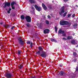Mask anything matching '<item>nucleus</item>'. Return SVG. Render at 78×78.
<instances>
[{"mask_svg": "<svg viewBox=\"0 0 78 78\" xmlns=\"http://www.w3.org/2000/svg\"><path fill=\"white\" fill-rule=\"evenodd\" d=\"M76 71H78V69H77V68L76 69Z\"/></svg>", "mask_w": 78, "mask_h": 78, "instance_id": "43", "label": "nucleus"}, {"mask_svg": "<svg viewBox=\"0 0 78 78\" xmlns=\"http://www.w3.org/2000/svg\"><path fill=\"white\" fill-rule=\"evenodd\" d=\"M62 36L64 37H66V34H63Z\"/></svg>", "mask_w": 78, "mask_h": 78, "instance_id": "29", "label": "nucleus"}, {"mask_svg": "<svg viewBox=\"0 0 78 78\" xmlns=\"http://www.w3.org/2000/svg\"><path fill=\"white\" fill-rule=\"evenodd\" d=\"M40 56L43 58H45L46 56H47L46 52H45L44 51H42V52H41Z\"/></svg>", "mask_w": 78, "mask_h": 78, "instance_id": "2", "label": "nucleus"}, {"mask_svg": "<svg viewBox=\"0 0 78 78\" xmlns=\"http://www.w3.org/2000/svg\"><path fill=\"white\" fill-rule=\"evenodd\" d=\"M71 44H74V45L77 44V43H78L76 40H72L71 41Z\"/></svg>", "mask_w": 78, "mask_h": 78, "instance_id": "8", "label": "nucleus"}, {"mask_svg": "<svg viewBox=\"0 0 78 78\" xmlns=\"http://www.w3.org/2000/svg\"><path fill=\"white\" fill-rule=\"evenodd\" d=\"M75 14H74L72 15V17H75Z\"/></svg>", "mask_w": 78, "mask_h": 78, "instance_id": "33", "label": "nucleus"}, {"mask_svg": "<svg viewBox=\"0 0 78 78\" xmlns=\"http://www.w3.org/2000/svg\"><path fill=\"white\" fill-rule=\"evenodd\" d=\"M15 28V27L14 26H13L11 28L12 30V29H13V28Z\"/></svg>", "mask_w": 78, "mask_h": 78, "instance_id": "36", "label": "nucleus"}, {"mask_svg": "<svg viewBox=\"0 0 78 78\" xmlns=\"http://www.w3.org/2000/svg\"><path fill=\"white\" fill-rule=\"evenodd\" d=\"M9 11H11V9H9Z\"/></svg>", "mask_w": 78, "mask_h": 78, "instance_id": "41", "label": "nucleus"}, {"mask_svg": "<svg viewBox=\"0 0 78 78\" xmlns=\"http://www.w3.org/2000/svg\"><path fill=\"white\" fill-rule=\"evenodd\" d=\"M20 69H21V68H22V67H23V65H20Z\"/></svg>", "mask_w": 78, "mask_h": 78, "instance_id": "28", "label": "nucleus"}, {"mask_svg": "<svg viewBox=\"0 0 78 78\" xmlns=\"http://www.w3.org/2000/svg\"><path fill=\"white\" fill-rule=\"evenodd\" d=\"M73 55H76V52H74L73 53Z\"/></svg>", "mask_w": 78, "mask_h": 78, "instance_id": "35", "label": "nucleus"}, {"mask_svg": "<svg viewBox=\"0 0 78 78\" xmlns=\"http://www.w3.org/2000/svg\"><path fill=\"white\" fill-rule=\"evenodd\" d=\"M76 6H77V7H78V5H76Z\"/></svg>", "mask_w": 78, "mask_h": 78, "instance_id": "45", "label": "nucleus"}, {"mask_svg": "<svg viewBox=\"0 0 78 78\" xmlns=\"http://www.w3.org/2000/svg\"><path fill=\"white\" fill-rule=\"evenodd\" d=\"M60 67H62V65H60Z\"/></svg>", "mask_w": 78, "mask_h": 78, "instance_id": "46", "label": "nucleus"}, {"mask_svg": "<svg viewBox=\"0 0 78 78\" xmlns=\"http://www.w3.org/2000/svg\"><path fill=\"white\" fill-rule=\"evenodd\" d=\"M38 49L39 50H40V51H42V50L43 49H42V47H41V46H40L39 47Z\"/></svg>", "mask_w": 78, "mask_h": 78, "instance_id": "16", "label": "nucleus"}, {"mask_svg": "<svg viewBox=\"0 0 78 78\" xmlns=\"http://www.w3.org/2000/svg\"><path fill=\"white\" fill-rule=\"evenodd\" d=\"M60 24L61 25H68L69 22L67 21L62 20L60 21Z\"/></svg>", "mask_w": 78, "mask_h": 78, "instance_id": "1", "label": "nucleus"}, {"mask_svg": "<svg viewBox=\"0 0 78 78\" xmlns=\"http://www.w3.org/2000/svg\"><path fill=\"white\" fill-rule=\"evenodd\" d=\"M34 7L36 10H37L38 11H41V10H42L41 8L39 6H38L37 5H35Z\"/></svg>", "mask_w": 78, "mask_h": 78, "instance_id": "3", "label": "nucleus"}, {"mask_svg": "<svg viewBox=\"0 0 78 78\" xmlns=\"http://www.w3.org/2000/svg\"><path fill=\"white\" fill-rule=\"evenodd\" d=\"M71 16H72V14H69L68 15V17H70Z\"/></svg>", "mask_w": 78, "mask_h": 78, "instance_id": "23", "label": "nucleus"}, {"mask_svg": "<svg viewBox=\"0 0 78 78\" xmlns=\"http://www.w3.org/2000/svg\"><path fill=\"white\" fill-rule=\"evenodd\" d=\"M27 26L28 27H30V25L29 24L27 23Z\"/></svg>", "mask_w": 78, "mask_h": 78, "instance_id": "31", "label": "nucleus"}, {"mask_svg": "<svg viewBox=\"0 0 78 78\" xmlns=\"http://www.w3.org/2000/svg\"><path fill=\"white\" fill-rule=\"evenodd\" d=\"M51 41H52V42H54V41H55V39H52V38H51Z\"/></svg>", "mask_w": 78, "mask_h": 78, "instance_id": "24", "label": "nucleus"}, {"mask_svg": "<svg viewBox=\"0 0 78 78\" xmlns=\"http://www.w3.org/2000/svg\"><path fill=\"white\" fill-rule=\"evenodd\" d=\"M50 30L48 29H46L44 30V34H46V33H49Z\"/></svg>", "mask_w": 78, "mask_h": 78, "instance_id": "12", "label": "nucleus"}, {"mask_svg": "<svg viewBox=\"0 0 78 78\" xmlns=\"http://www.w3.org/2000/svg\"><path fill=\"white\" fill-rule=\"evenodd\" d=\"M63 73H63L62 71H61L59 73V74L60 75H63Z\"/></svg>", "mask_w": 78, "mask_h": 78, "instance_id": "19", "label": "nucleus"}, {"mask_svg": "<svg viewBox=\"0 0 78 78\" xmlns=\"http://www.w3.org/2000/svg\"><path fill=\"white\" fill-rule=\"evenodd\" d=\"M67 12H66L65 13L63 14V17H65V16H66V14H67Z\"/></svg>", "mask_w": 78, "mask_h": 78, "instance_id": "22", "label": "nucleus"}, {"mask_svg": "<svg viewBox=\"0 0 78 78\" xmlns=\"http://www.w3.org/2000/svg\"><path fill=\"white\" fill-rule=\"evenodd\" d=\"M26 20L27 22H31V17L29 16H27L26 17Z\"/></svg>", "mask_w": 78, "mask_h": 78, "instance_id": "5", "label": "nucleus"}, {"mask_svg": "<svg viewBox=\"0 0 78 78\" xmlns=\"http://www.w3.org/2000/svg\"><path fill=\"white\" fill-rule=\"evenodd\" d=\"M33 46V43H31V44H30V46L31 47H32V46Z\"/></svg>", "mask_w": 78, "mask_h": 78, "instance_id": "37", "label": "nucleus"}, {"mask_svg": "<svg viewBox=\"0 0 78 78\" xmlns=\"http://www.w3.org/2000/svg\"><path fill=\"white\" fill-rule=\"evenodd\" d=\"M55 30L56 33H57V30H58V28H57V27H55Z\"/></svg>", "mask_w": 78, "mask_h": 78, "instance_id": "20", "label": "nucleus"}, {"mask_svg": "<svg viewBox=\"0 0 78 78\" xmlns=\"http://www.w3.org/2000/svg\"><path fill=\"white\" fill-rule=\"evenodd\" d=\"M64 33V31L62 30V29H60L58 31V34H63Z\"/></svg>", "mask_w": 78, "mask_h": 78, "instance_id": "9", "label": "nucleus"}, {"mask_svg": "<svg viewBox=\"0 0 78 78\" xmlns=\"http://www.w3.org/2000/svg\"><path fill=\"white\" fill-rule=\"evenodd\" d=\"M63 40H67V39H66L65 37L63 38Z\"/></svg>", "mask_w": 78, "mask_h": 78, "instance_id": "38", "label": "nucleus"}, {"mask_svg": "<svg viewBox=\"0 0 78 78\" xmlns=\"http://www.w3.org/2000/svg\"><path fill=\"white\" fill-rule=\"evenodd\" d=\"M16 2H12L11 4V6H14V5H16Z\"/></svg>", "mask_w": 78, "mask_h": 78, "instance_id": "14", "label": "nucleus"}, {"mask_svg": "<svg viewBox=\"0 0 78 78\" xmlns=\"http://www.w3.org/2000/svg\"><path fill=\"white\" fill-rule=\"evenodd\" d=\"M5 76L7 78H10L12 77V75L10 73H8L5 74Z\"/></svg>", "mask_w": 78, "mask_h": 78, "instance_id": "7", "label": "nucleus"}, {"mask_svg": "<svg viewBox=\"0 0 78 78\" xmlns=\"http://www.w3.org/2000/svg\"><path fill=\"white\" fill-rule=\"evenodd\" d=\"M48 7L49 9H51V6L50 5Z\"/></svg>", "mask_w": 78, "mask_h": 78, "instance_id": "26", "label": "nucleus"}, {"mask_svg": "<svg viewBox=\"0 0 78 78\" xmlns=\"http://www.w3.org/2000/svg\"><path fill=\"white\" fill-rule=\"evenodd\" d=\"M52 2H53V1Z\"/></svg>", "mask_w": 78, "mask_h": 78, "instance_id": "47", "label": "nucleus"}, {"mask_svg": "<svg viewBox=\"0 0 78 78\" xmlns=\"http://www.w3.org/2000/svg\"><path fill=\"white\" fill-rule=\"evenodd\" d=\"M48 18L49 19H50V18H51V16H50L49 15H48Z\"/></svg>", "mask_w": 78, "mask_h": 78, "instance_id": "34", "label": "nucleus"}, {"mask_svg": "<svg viewBox=\"0 0 78 78\" xmlns=\"http://www.w3.org/2000/svg\"><path fill=\"white\" fill-rule=\"evenodd\" d=\"M45 22L46 23V24H49V21H48L46 20L45 21Z\"/></svg>", "mask_w": 78, "mask_h": 78, "instance_id": "21", "label": "nucleus"}, {"mask_svg": "<svg viewBox=\"0 0 78 78\" xmlns=\"http://www.w3.org/2000/svg\"><path fill=\"white\" fill-rule=\"evenodd\" d=\"M5 5L3 6L4 8H5L6 6H9L11 5V3L8 2H6L4 3Z\"/></svg>", "mask_w": 78, "mask_h": 78, "instance_id": "6", "label": "nucleus"}, {"mask_svg": "<svg viewBox=\"0 0 78 78\" xmlns=\"http://www.w3.org/2000/svg\"><path fill=\"white\" fill-rule=\"evenodd\" d=\"M8 14H9L10 13V11H9V10L8 11Z\"/></svg>", "mask_w": 78, "mask_h": 78, "instance_id": "40", "label": "nucleus"}, {"mask_svg": "<svg viewBox=\"0 0 78 78\" xmlns=\"http://www.w3.org/2000/svg\"><path fill=\"white\" fill-rule=\"evenodd\" d=\"M68 0H64V2H67Z\"/></svg>", "mask_w": 78, "mask_h": 78, "instance_id": "42", "label": "nucleus"}, {"mask_svg": "<svg viewBox=\"0 0 78 78\" xmlns=\"http://www.w3.org/2000/svg\"><path fill=\"white\" fill-rule=\"evenodd\" d=\"M72 39V37L69 36L67 37V39Z\"/></svg>", "mask_w": 78, "mask_h": 78, "instance_id": "18", "label": "nucleus"}, {"mask_svg": "<svg viewBox=\"0 0 78 78\" xmlns=\"http://www.w3.org/2000/svg\"><path fill=\"white\" fill-rule=\"evenodd\" d=\"M4 27L5 28H7L9 27V25H4Z\"/></svg>", "mask_w": 78, "mask_h": 78, "instance_id": "15", "label": "nucleus"}, {"mask_svg": "<svg viewBox=\"0 0 78 78\" xmlns=\"http://www.w3.org/2000/svg\"><path fill=\"white\" fill-rule=\"evenodd\" d=\"M40 53H41V51H39L37 52V54H40Z\"/></svg>", "mask_w": 78, "mask_h": 78, "instance_id": "27", "label": "nucleus"}, {"mask_svg": "<svg viewBox=\"0 0 78 78\" xmlns=\"http://www.w3.org/2000/svg\"><path fill=\"white\" fill-rule=\"evenodd\" d=\"M21 19L23 20V19H24L25 18V17H24V16L23 15H22L21 16Z\"/></svg>", "mask_w": 78, "mask_h": 78, "instance_id": "17", "label": "nucleus"}, {"mask_svg": "<svg viewBox=\"0 0 78 78\" xmlns=\"http://www.w3.org/2000/svg\"><path fill=\"white\" fill-rule=\"evenodd\" d=\"M12 6V9H15V7H14V6Z\"/></svg>", "mask_w": 78, "mask_h": 78, "instance_id": "30", "label": "nucleus"}, {"mask_svg": "<svg viewBox=\"0 0 78 78\" xmlns=\"http://www.w3.org/2000/svg\"><path fill=\"white\" fill-rule=\"evenodd\" d=\"M2 23H0V24H1V25H2Z\"/></svg>", "mask_w": 78, "mask_h": 78, "instance_id": "44", "label": "nucleus"}, {"mask_svg": "<svg viewBox=\"0 0 78 78\" xmlns=\"http://www.w3.org/2000/svg\"><path fill=\"white\" fill-rule=\"evenodd\" d=\"M42 7H43V9L44 10H47V7H46V6H45L44 4V3H42Z\"/></svg>", "mask_w": 78, "mask_h": 78, "instance_id": "11", "label": "nucleus"}, {"mask_svg": "<svg viewBox=\"0 0 78 78\" xmlns=\"http://www.w3.org/2000/svg\"><path fill=\"white\" fill-rule=\"evenodd\" d=\"M29 1L31 3H36V2H35V1L33 0H29Z\"/></svg>", "mask_w": 78, "mask_h": 78, "instance_id": "13", "label": "nucleus"}, {"mask_svg": "<svg viewBox=\"0 0 78 78\" xmlns=\"http://www.w3.org/2000/svg\"><path fill=\"white\" fill-rule=\"evenodd\" d=\"M27 44H31V42L30 41H28L27 42Z\"/></svg>", "mask_w": 78, "mask_h": 78, "instance_id": "32", "label": "nucleus"}, {"mask_svg": "<svg viewBox=\"0 0 78 78\" xmlns=\"http://www.w3.org/2000/svg\"><path fill=\"white\" fill-rule=\"evenodd\" d=\"M19 41L20 44H23V41H22V38L20 37L19 38Z\"/></svg>", "mask_w": 78, "mask_h": 78, "instance_id": "10", "label": "nucleus"}, {"mask_svg": "<svg viewBox=\"0 0 78 78\" xmlns=\"http://www.w3.org/2000/svg\"><path fill=\"white\" fill-rule=\"evenodd\" d=\"M32 9H34V8L33 7H32Z\"/></svg>", "mask_w": 78, "mask_h": 78, "instance_id": "39", "label": "nucleus"}, {"mask_svg": "<svg viewBox=\"0 0 78 78\" xmlns=\"http://www.w3.org/2000/svg\"><path fill=\"white\" fill-rule=\"evenodd\" d=\"M64 8L65 7L64 6L62 7L61 9L60 10L61 12H59V14H60V15L62 16V13H64Z\"/></svg>", "mask_w": 78, "mask_h": 78, "instance_id": "4", "label": "nucleus"}, {"mask_svg": "<svg viewBox=\"0 0 78 78\" xmlns=\"http://www.w3.org/2000/svg\"><path fill=\"white\" fill-rule=\"evenodd\" d=\"M21 53V51H18V54L20 55Z\"/></svg>", "mask_w": 78, "mask_h": 78, "instance_id": "25", "label": "nucleus"}]
</instances>
